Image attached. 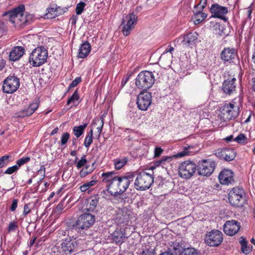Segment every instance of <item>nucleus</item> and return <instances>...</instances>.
I'll return each instance as SVG.
<instances>
[{
    "label": "nucleus",
    "mask_w": 255,
    "mask_h": 255,
    "mask_svg": "<svg viewBox=\"0 0 255 255\" xmlns=\"http://www.w3.org/2000/svg\"><path fill=\"white\" fill-rule=\"evenodd\" d=\"M101 176L102 182L106 184L109 193L114 197H118L125 192L134 178V174L131 172L118 175L115 171L103 172Z\"/></svg>",
    "instance_id": "obj_1"
},
{
    "label": "nucleus",
    "mask_w": 255,
    "mask_h": 255,
    "mask_svg": "<svg viewBox=\"0 0 255 255\" xmlns=\"http://www.w3.org/2000/svg\"><path fill=\"white\" fill-rule=\"evenodd\" d=\"M3 15L7 16L9 21L15 26L26 24V12L25 11V6L23 4H20L4 13Z\"/></svg>",
    "instance_id": "obj_2"
},
{
    "label": "nucleus",
    "mask_w": 255,
    "mask_h": 255,
    "mask_svg": "<svg viewBox=\"0 0 255 255\" xmlns=\"http://www.w3.org/2000/svg\"><path fill=\"white\" fill-rule=\"evenodd\" d=\"M197 250L192 247H186L182 242H171L168 247L167 255H197Z\"/></svg>",
    "instance_id": "obj_3"
},
{
    "label": "nucleus",
    "mask_w": 255,
    "mask_h": 255,
    "mask_svg": "<svg viewBox=\"0 0 255 255\" xmlns=\"http://www.w3.org/2000/svg\"><path fill=\"white\" fill-rule=\"evenodd\" d=\"M95 217L90 213H84L81 215L75 223L73 225L72 229L80 233L84 230H87L91 227L95 222Z\"/></svg>",
    "instance_id": "obj_4"
},
{
    "label": "nucleus",
    "mask_w": 255,
    "mask_h": 255,
    "mask_svg": "<svg viewBox=\"0 0 255 255\" xmlns=\"http://www.w3.org/2000/svg\"><path fill=\"white\" fill-rule=\"evenodd\" d=\"M154 82L155 78L153 73L147 71L140 72L135 79L136 87L143 91H146L150 88Z\"/></svg>",
    "instance_id": "obj_5"
},
{
    "label": "nucleus",
    "mask_w": 255,
    "mask_h": 255,
    "mask_svg": "<svg viewBox=\"0 0 255 255\" xmlns=\"http://www.w3.org/2000/svg\"><path fill=\"white\" fill-rule=\"evenodd\" d=\"M48 51L43 46L37 47L31 53L29 61L34 67H39L44 64L47 59Z\"/></svg>",
    "instance_id": "obj_6"
},
{
    "label": "nucleus",
    "mask_w": 255,
    "mask_h": 255,
    "mask_svg": "<svg viewBox=\"0 0 255 255\" xmlns=\"http://www.w3.org/2000/svg\"><path fill=\"white\" fill-rule=\"evenodd\" d=\"M153 182V178L151 174L143 172L137 176L134 186L136 190L143 191L149 189Z\"/></svg>",
    "instance_id": "obj_7"
},
{
    "label": "nucleus",
    "mask_w": 255,
    "mask_h": 255,
    "mask_svg": "<svg viewBox=\"0 0 255 255\" xmlns=\"http://www.w3.org/2000/svg\"><path fill=\"white\" fill-rule=\"evenodd\" d=\"M229 200L235 207H242L245 203V192L243 188L237 187L232 189L229 193Z\"/></svg>",
    "instance_id": "obj_8"
},
{
    "label": "nucleus",
    "mask_w": 255,
    "mask_h": 255,
    "mask_svg": "<svg viewBox=\"0 0 255 255\" xmlns=\"http://www.w3.org/2000/svg\"><path fill=\"white\" fill-rule=\"evenodd\" d=\"M137 18L134 12L129 13L123 17L121 25L123 26L122 32L124 35L130 34L136 24Z\"/></svg>",
    "instance_id": "obj_9"
},
{
    "label": "nucleus",
    "mask_w": 255,
    "mask_h": 255,
    "mask_svg": "<svg viewBox=\"0 0 255 255\" xmlns=\"http://www.w3.org/2000/svg\"><path fill=\"white\" fill-rule=\"evenodd\" d=\"M178 169L180 177L185 179H188L195 173L197 169V166L193 162L185 161L180 164Z\"/></svg>",
    "instance_id": "obj_10"
},
{
    "label": "nucleus",
    "mask_w": 255,
    "mask_h": 255,
    "mask_svg": "<svg viewBox=\"0 0 255 255\" xmlns=\"http://www.w3.org/2000/svg\"><path fill=\"white\" fill-rule=\"evenodd\" d=\"M20 85L19 79L14 75L9 76L3 81L2 90L5 93L15 92Z\"/></svg>",
    "instance_id": "obj_11"
},
{
    "label": "nucleus",
    "mask_w": 255,
    "mask_h": 255,
    "mask_svg": "<svg viewBox=\"0 0 255 255\" xmlns=\"http://www.w3.org/2000/svg\"><path fill=\"white\" fill-rule=\"evenodd\" d=\"M215 166L214 161L211 160H202L198 163V172L200 175L209 176L213 172Z\"/></svg>",
    "instance_id": "obj_12"
},
{
    "label": "nucleus",
    "mask_w": 255,
    "mask_h": 255,
    "mask_svg": "<svg viewBox=\"0 0 255 255\" xmlns=\"http://www.w3.org/2000/svg\"><path fill=\"white\" fill-rule=\"evenodd\" d=\"M223 239L222 232L217 230H214L206 235L205 242L211 247H216L222 242Z\"/></svg>",
    "instance_id": "obj_13"
},
{
    "label": "nucleus",
    "mask_w": 255,
    "mask_h": 255,
    "mask_svg": "<svg viewBox=\"0 0 255 255\" xmlns=\"http://www.w3.org/2000/svg\"><path fill=\"white\" fill-rule=\"evenodd\" d=\"M239 114V108L233 104L224 105L221 110V115L225 120L235 119Z\"/></svg>",
    "instance_id": "obj_14"
},
{
    "label": "nucleus",
    "mask_w": 255,
    "mask_h": 255,
    "mask_svg": "<svg viewBox=\"0 0 255 255\" xmlns=\"http://www.w3.org/2000/svg\"><path fill=\"white\" fill-rule=\"evenodd\" d=\"M136 103L139 109L146 110L151 103V95L145 91L141 92L137 98Z\"/></svg>",
    "instance_id": "obj_15"
},
{
    "label": "nucleus",
    "mask_w": 255,
    "mask_h": 255,
    "mask_svg": "<svg viewBox=\"0 0 255 255\" xmlns=\"http://www.w3.org/2000/svg\"><path fill=\"white\" fill-rule=\"evenodd\" d=\"M240 228V224L232 220L225 222L223 226V230L226 235L233 236L238 232Z\"/></svg>",
    "instance_id": "obj_16"
},
{
    "label": "nucleus",
    "mask_w": 255,
    "mask_h": 255,
    "mask_svg": "<svg viewBox=\"0 0 255 255\" xmlns=\"http://www.w3.org/2000/svg\"><path fill=\"white\" fill-rule=\"evenodd\" d=\"M236 79L234 77L228 78L224 81L222 84V90L224 94L231 95L235 93L236 89Z\"/></svg>",
    "instance_id": "obj_17"
},
{
    "label": "nucleus",
    "mask_w": 255,
    "mask_h": 255,
    "mask_svg": "<svg viewBox=\"0 0 255 255\" xmlns=\"http://www.w3.org/2000/svg\"><path fill=\"white\" fill-rule=\"evenodd\" d=\"M198 34L196 32H189L179 38L178 41L181 40L183 46L192 47L197 41Z\"/></svg>",
    "instance_id": "obj_18"
},
{
    "label": "nucleus",
    "mask_w": 255,
    "mask_h": 255,
    "mask_svg": "<svg viewBox=\"0 0 255 255\" xmlns=\"http://www.w3.org/2000/svg\"><path fill=\"white\" fill-rule=\"evenodd\" d=\"M237 55V52L233 48H225L221 53V58L224 62L231 63L233 62Z\"/></svg>",
    "instance_id": "obj_19"
},
{
    "label": "nucleus",
    "mask_w": 255,
    "mask_h": 255,
    "mask_svg": "<svg viewBox=\"0 0 255 255\" xmlns=\"http://www.w3.org/2000/svg\"><path fill=\"white\" fill-rule=\"evenodd\" d=\"M219 179L222 184L229 185L233 181V172L229 169L223 170L219 174Z\"/></svg>",
    "instance_id": "obj_20"
},
{
    "label": "nucleus",
    "mask_w": 255,
    "mask_h": 255,
    "mask_svg": "<svg viewBox=\"0 0 255 255\" xmlns=\"http://www.w3.org/2000/svg\"><path fill=\"white\" fill-rule=\"evenodd\" d=\"M210 11L213 14V17L223 19V15L228 13V9L226 7L215 3L211 6Z\"/></svg>",
    "instance_id": "obj_21"
},
{
    "label": "nucleus",
    "mask_w": 255,
    "mask_h": 255,
    "mask_svg": "<svg viewBox=\"0 0 255 255\" xmlns=\"http://www.w3.org/2000/svg\"><path fill=\"white\" fill-rule=\"evenodd\" d=\"M76 246V243L71 241H65L62 244L60 254L63 255L71 254L74 252Z\"/></svg>",
    "instance_id": "obj_22"
},
{
    "label": "nucleus",
    "mask_w": 255,
    "mask_h": 255,
    "mask_svg": "<svg viewBox=\"0 0 255 255\" xmlns=\"http://www.w3.org/2000/svg\"><path fill=\"white\" fill-rule=\"evenodd\" d=\"M112 239L116 244H122L125 239L127 238L126 236L125 231L122 228L117 229L112 234Z\"/></svg>",
    "instance_id": "obj_23"
},
{
    "label": "nucleus",
    "mask_w": 255,
    "mask_h": 255,
    "mask_svg": "<svg viewBox=\"0 0 255 255\" xmlns=\"http://www.w3.org/2000/svg\"><path fill=\"white\" fill-rule=\"evenodd\" d=\"M24 49L21 46L14 47L9 54V60L16 61L20 59L23 55Z\"/></svg>",
    "instance_id": "obj_24"
},
{
    "label": "nucleus",
    "mask_w": 255,
    "mask_h": 255,
    "mask_svg": "<svg viewBox=\"0 0 255 255\" xmlns=\"http://www.w3.org/2000/svg\"><path fill=\"white\" fill-rule=\"evenodd\" d=\"M91 48L88 41H85L79 47L78 57L80 58H84L89 54Z\"/></svg>",
    "instance_id": "obj_25"
},
{
    "label": "nucleus",
    "mask_w": 255,
    "mask_h": 255,
    "mask_svg": "<svg viewBox=\"0 0 255 255\" xmlns=\"http://www.w3.org/2000/svg\"><path fill=\"white\" fill-rule=\"evenodd\" d=\"M59 9H60V7L55 6L47 8V12L44 15V18L47 19H52L59 15L62 14V12L56 13V11H58Z\"/></svg>",
    "instance_id": "obj_26"
},
{
    "label": "nucleus",
    "mask_w": 255,
    "mask_h": 255,
    "mask_svg": "<svg viewBox=\"0 0 255 255\" xmlns=\"http://www.w3.org/2000/svg\"><path fill=\"white\" fill-rule=\"evenodd\" d=\"M104 126L103 118L95 119L92 122V127L97 130L98 138H99Z\"/></svg>",
    "instance_id": "obj_27"
},
{
    "label": "nucleus",
    "mask_w": 255,
    "mask_h": 255,
    "mask_svg": "<svg viewBox=\"0 0 255 255\" xmlns=\"http://www.w3.org/2000/svg\"><path fill=\"white\" fill-rule=\"evenodd\" d=\"M138 254L141 255H151L155 254L154 249L152 248L149 244L142 245L138 250Z\"/></svg>",
    "instance_id": "obj_28"
},
{
    "label": "nucleus",
    "mask_w": 255,
    "mask_h": 255,
    "mask_svg": "<svg viewBox=\"0 0 255 255\" xmlns=\"http://www.w3.org/2000/svg\"><path fill=\"white\" fill-rule=\"evenodd\" d=\"M240 244L241 246V250L243 253L247 255L252 251V248L248 246L247 240L243 237H241L239 240Z\"/></svg>",
    "instance_id": "obj_29"
},
{
    "label": "nucleus",
    "mask_w": 255,
    "mask_h": 255,
    "mask_svg": "<svg viewBox=\"0 0 255 255\" xmlns=\"http://www.w3.org/2000/svg\"><path fill=\"white\" fill-rule=\"evenodd\" d=\"M128 161V159L127 157H123L122 158L115 159L114 160V164L115 169L117 170H120L126 164Z\"/></svg>",
    "instance_id": "obj_30"
},
{
    "label": "nucleus",
    "mask_w": 255,
    "mask_h": 255,
    "mask_svg": "<svg viewBox=\"0 0 255 255\" xmlns=\"http://www.w3.org/2000/svg\"><path fill=\"white\" fill-rule=\"evenodd\" d=\"M87 124H84L82 125L75 127L73 129V133L75 136L78 138L84 133V130L87 127Z\"/></svg>",
    "instance_id": "obj_31"
},
{
    "label": "nucleus",
    "mask_w": 255,
    "mask_h": 255,
    "mask_svg": "<svg viewBox=\"0 0 255 255\" xmlns=\"http://www.w3.org/2000/svg\"><path fill=\"white\" fill-rule=\"evenodd\" d=\"M194 23L197 25L200 23L207 17V14L203 12H194Z\"/></svg>",
    "instance_id": "obj_32"
},
{
    "label": "nucleus",
    "mask_w": 255,
    "mask_h": 255,
    "mask_svg": "<svg viewBox=\"0 0 255 255\" xmlns=\"http://www.w3.org/2000/svg\"><path fill=\"white\" fill-rule=\"evenodd\" d=\"M224 160L227 161L233 160L235 158V151L233 149L226 148Z\"/></svg>",
    "instance_id": "obj_33"
},
{
    "label": "nucleus",
    "mask_w": 255,
    "mask_h": 255,
    "mask_svg": "<svg viewBox=\"0 0 255 255\" xmlns=\"http://www.w3.org/2000/svg\"><path fill=\"white\" fill-rule=\"evenodd\" d=\"M93 129H91L87 133L85 141L84 142V146L87 147L89 148L90 145L93 142Z\"/></svg>",
    "instance_id": "obj_34"
},
{
    "label": "nucleus",
    "mask_w": 255,
    "mask_h": 255,
    "mask_svg": "<svg viewBox=\"0 0 255 255\" xmlns=\"http://www.w3.org/2000/svg\"><path fill=\"white\" fill-rule=\"evenodd\" d=\"M97 182V180L95 179H93L92 180L87 182L80 187V189L82 192H85L87 190H88L90 187L94 186L96 183Z\"/></svg>",
    "instance_id": "obj_35"
},
{
    "label": "nucleus",
    "mask_w": 255,
    "mask_h": 255,
    "mask_svg": "<svg viewBox=\"0 0 255 255\" xmlns=\"http://www.w3.org/2000/svg\"><path fill=\"white\" fill-rule=\"evenodd\" d=\"M94 170L93 168H90L89 165H86L83 167L79 172L80 176L81 178H83L87 175L91 173Z\"/></svg>",
    "instance_id": "obj_36"
},
{
    "label": "nucleus",
    "mask_w": 255,
    "mask_h": 255,
    "mask_svg": "<svg viewBox=\"0 0 255 255\" xmlns=\"http://www.w3.org/2000/svg\"><path fill=\"white\" fill-rule=\"evenodd\" d=\"M234 141L238 143L245 144L249 142V139L244 134L240 133L234 139Z\"/></svg>",
    "instance_id": "obj_37"
},
{
    "label": "nucleus",
    "mask_w": 255,
    "mask_h": 255,
    "mask_svg": "<svg viewBox=\"0 0 255 255\" xmlns=\"http://www.w3.org/2000/svg\"><path fill=\"white\" fill-rule=\"evenodd\" d=\"M191 148L190 146L186 147L185 146L183 148V150L180 152H179L175 155V157L179 158L182 157L186 155H189L192 154V152L190 151V149Z\"/></svg>",
    "instance_id": "obj_38"
},
{
    "label": "nucleus",
    "mask_w": 255,
    "mask_h": 255,
    "mask_svg": "<svg viewBox=\"0 0 255 255\" xmlns=\"http://www.w3.org/2000/svg\"><path fill=\"white\" fill-rule=\"evenodd\" d=\"M117 220H118L119 224L128 225V223L129 216L128 215H118Z\"/></svg>",
    "instance_id": "obj_39"
},
{
    "label": "nucleus",
    "mask_w": 255,
    "mask_h": 255,
    "mask_svg": "<svg viewBox=\"0 0 255 255\" xmlns=\"http://www.w3.org/2000/svg\"><path fill=\"white\" fill-rule=\"evenodd\" d=\"M79 99V96L78 94L77 91L76 90L73 94L72 96L68 100L67 105H69L71 103L75 104Z\"/></svg>",
    "instance_id": "obj_40"
},
{
    "label": "nucleus",
    "mask_w": 255,
    "mask_h": 255,
    "mask_svg": "<svg viewBox=\"0 0 255 255\" xmlns=\"http://www.w3.org/2000/svg\"><path fill=\"white\" fill-rule=\"evenodd\" d=\"M226 148H219L214 151V154L221 159L225 158Z\"/></svg>",
    "instance_id": "obj_41"
},
{
    "label": "nucleus",
    "mask_w": 255,
    "mask_h": 255,
    "mask_svg": "<svg viewBox=\"0 0 255 255\" xmlns=\"http://www.w3.org/2000/svg\"><path fill=\"white\" fill-rule=\"evenodd\" d=\"M87 160L86 158V155H83L81 159L77 162L76 167L77 169H80L84 166H86L87 164Z\"/></svg>",
    "instance_id": "obj_42"
},
{
    "label": "nucleus",
    "mask_w": 255,
    "mask_h": 255,
    "mask_svg": "<svg viewBox=\"0 0 255 255\" xmlns=\"http://www.w3.org/2000/svg\"><path fill=\"white\" fill-rule=\"evenodd\" d=\"M30 157L26 156V157H23L22 158L18 159L16 161V165L18 166V167L19 168L21 166L24 165V164L27 163L30 160Z\"/></svg>",
    "instance_id": "obj_43"
},
{
    "label": "nucleus",
    "mask_w": 255,
    "mask_h": 255,
    "mask_svg": "<svg viewBox=\"0 0 255 255\" xmlns=\"http://www.w3.org/2000/svg\"><path fill=\"white\" fill-rule=\"evenodd\" d=\"M45 168L44 165H41L37 171V175H39V181L41 182L45 177Z\"/></svg>",
    "instance_id": "obj_44"
},
{
    "label": "nucleus",
    "mask_w": 255,
    "mask_h": 255,
    "mask_svg": "<svg viewBox=\"0 0 255 255\" xmlns=\"http://www.w3.org/2000/svg\"><path fill=\"white\" fill-rule=\"evenodd\" d=\"M9 157V155H4L0 158V168L8 164Z\"/></svg>",
    "instance_id": "obj_45"
},
{
    "label": "nucleus",
    "mask_w": 255,
    "mask_h": 255,
    "mask_svg": "<svg viewBox=\"0 0 255 255\" xmlns=\"http://www.w3.org/2000/svg\"><path fill=\"white\" fill-rule=\"evenodd\" d=\"M85 6V3L84 2H80L78 3L76 7V14L78 15L81 14L84 10Z\"/></svg>",
    "instance_id": "obj_46"
},
{
    "label": "nucleus",
    "mask_w": 255,
    "mask_h": 255,
    "mask_svg": "<svg viewBox=\"0 0 255 255\" xmlns=\"http://www.w3.org/2000/svg\"><path fill=\"white\" fill-rule=\"evenodd\" d=\"M98 204V201L96 199H91L89 201V205H87V206H89L87 208V209L89 211H92L93 210L95 207L97 206Z\"/></svg>",
    "instance_id": "obj_47"
},
{
    "label": "nucleus",
    "mask_w": 255,
    "mask_h": 255,
    "mask_svg": "<svg viewBox=\"0 0 255 255\" xmlns=\"http://www.w3.org/2000/svg\"><path fill=\"white\" fill-rule=\"evenodd\" d=\"M19 168L18 167V166H17L16 164L8 167L5 171L4 173L7 174H11L13 173L16 172Z\"/></svg>",
    "instance_id": "obj_48"
},
{
    "label": "nucleus",
    "mask_w": 255,
    "mask_h": 255,
    "mask_svg": "<svg viewBox=\"0 0 255 255\" xmlns=\"http://www.w3.org/2000/svg\"><path fill=\"white\" fill-rule=\"evenodd\" d=\"M70 137V134L68 132L64 133L61 137V145L65 144Z\"/></svg>",
    "instance_id": "obj_49"
},
{
    "label": "nucleus",
    "mask_w": 255,
    "mask_h": 255,
    "mask_svg": "<svg viewBox=\"0 0 255 255\" xmlns=\"http://www.w3.org/2000/svg\"><path fill=\"white\" fill-rule=\"evenodd\" d=\"M38 107H39L38 103L35 102V103H31L28 107L30 109V112L29 113V114H32L35 111V110L36 109H37Z\"/></svg>",
    "instance_id": "obj_50"
},
{
    "label": "nucleus",
    "mask_w": 255,
    "mask_h": 255,
    "mask_svg": "<svg viewBox=\"0 0 255 255\" xmlns=\"http://www.w3.org/2000/svg\"><path fill=\"white\" fill-rule=\"evenodd\" d=\"M81 78L80 77L76 78L69 85L68 89L70 90V89L76 87L79 83L81 82Z\"/></svg>",
    "instance_id": "obj_51"
},
{
    "label": "nucleus",
    "mask_w": 255,
    "mask_h": 255,
    "mask_svg": "<svg viewBox=\"0 0 255 255\" xmlns=\"http://www.w3.org/2000/svg\"><path fill=\"white\" fill-rule=\"evenodd\" d=\"M29 112H30V109H29V107L26 108L22 110L19 112V116L21 117L29 116L32 115V114H29Z\"/></svg>",
    "instance_id": "obj_52"
},
{
    "label": "nucleus",
    "mask_w": 255,
    "mask_h": 255,
    "mask_svg": "<svg viewBox=\"0 0 255 255\" xmlns=\"http://www.w3.org/2000/svg\"><path fill=\"white\" fill-rule=\"evenodd\" d=\"M17 228V225L15 222H11L9 224L8 227V232L15 231Z\"/></svg>",
    "instance_id": "obj_53"
},
{
    "label": "nucleus",
    "mask_w": 255,
    "mask_h": 255,
    "mask_svg": "<svg viewBox=\"0 0 255 255\" xmlns=\"http://www.w3.org/2000/svg\"><path fill=\"white\" fill-rule=\"evenodd\" d=\"M26 24L30 23L34 19V15L26 12Z\"/></svg>",
    "instance_id": "obj_54"
},
{
    "label": "nucleus",
    "mask_w": 255,
    "mask_h": 255,
    "mask_svg": "<svg viewBox=\"0 0 255 255\" xmlns=\"http://www.w3.org/2000/svg\"><path fill=\"white\" fill-rule=\"evenodd\" d=\"M171 157H163L161 159L157 160L155 162V164L156 166H159L160 164L164 163L166 161H167L168 159L171 160Z\"/></svg>",
    "instance_id": "obj_55"
},
{
    "label": "nucleus",
    "mask_w": 255,
    "mask_h": 255,
    "mask_svg": "<svg viewBox=\"0 0 255 255\" xmlns=\"http://www.w3.org/2000/svg\"><path fill=\"white\" fill-rule=\"evenodd\" d=\"M17 202H18L17 199H13L12 200V204H11L10 209H9L11 211L13 212L15 210V209H16V208L17 207Z\"/></svg>",
    "instance_id": "obj_56"
},
{
    "label": "nucleus",
    "mask_w": 255,
    "mask_h": 255,
    "mask_svg": "<svg viewBox=\"0 0 255 255\" xmlns=\"http://www.w3.org/2000/svg\"><path fill=\"white\" fill-rule=\"evenodd\" d=\"M163 152V149L160 147H156L154 149V157H158Z\"/></svg>",
    "instance_id": "obj_57"
},
{
    "label": "nucleus",
    "mask_w": 255,
    "mask_h": 255,
    "mask_svg": "<svg viewBox=\"0 0 255 255\" xmlns=\"http://www.w3.org/2000/svg\"><path fill=\"white\" fill-rule=\"evenodd\" d=\"M204 8V7H202V6H200L199 4H198L194 7L193 12L196 13L202 12V10Z\"/></svg>",
    "instance_id": "obj_58"
},
{
    "label": "nucleus",
    "mask_w": 255,
    "mask_h": 255,
    "mask_svg": "<svg viewBox=\"0 0 255 255\" xmlns=\"http://www.w3.org/2000/svg\"><path fill=\"white\" fill-rule=\"evenodd\" d=\"M204 8V7H202V6H200L199 4H198L194 7L193 12L196 13L202 12V10Z\"/></svg>",
    "instance_id": "obj_59"
},
{
    "label": "nucleus",
    "mask_w": 255,
    "mask_h": 255,
    "mask_svg": "<svg viewBox=\"0 0 255 255\" xmlns=\"http://www.w3.org/2000/svg\"><path fill=\"white\" fill-rule=\"evenodd\" d=\"M30 212V209L27 204L25 205L24 207V210L23 212V215L26 216Z\"/></svg>",
    "instance_id": "obj_60"
},
{
    "label": "nucleus",
    "mask_w": 255,
    "mask_h": 255,
    "mask_svg": "<svg viewBox=\"0 0 255 255\" xmlns=\"http://www.w3.org/2000/svg\"><path fill=\"white\" fill-rule=\"evenodd\" d=\"M63 203L60 202L57 205L56 209L58 211H61L63 210Z\"/></svg>",
    "instance_id": "obj_61"
},
{
    "label": "nucleus",
    "mask_w": 255,
    "mask_h": 255,
    "mask_svg": "<svg viewBox=\"0 0 255 255\" xmlns=\"http://www.w3.org/2000/svg\"><path fill=\"white\" fill-rule=\"evenodd\" d=\"M207 0H200V1L198 4L202 6V7L205 8L207 4Z\"/></svg>",
    "instance_id": "obj_62"
},
{
    "label": "nucleus",
    "mask_w": 255,
    "mask_h": 255,
    "mask_svg": "<svg viewBox=\"0 0 255 255\" xmlns=\"http://www.w3.org/2000/svg\"><path fill=\"white\" fill-rule=\"evenodd\" d=\"M36 239V238L35 237L32 238V239H31V240L29 242V246H30V247H32L33 246V245L35 244Z\"/></svg>",
    "instance_id": "obj_63"
},
{
    "label": "nucleus",
    "mask_w": 255,
    "mask_h": 255,
    "mask_svg": "<svg viewBox=\"0 0 255 255\" xmlns=\"http://www.w3.org/2000/svg\"><path fill=\"white\" fill-rule=\"evenodd\" d=\"M233 139V135H231L229 136H227L226 138H225V140L227 141V142H229V141H231V140H232Z\"/></svg>",
    "instance_id": "obj_64"
}]
</instances>
